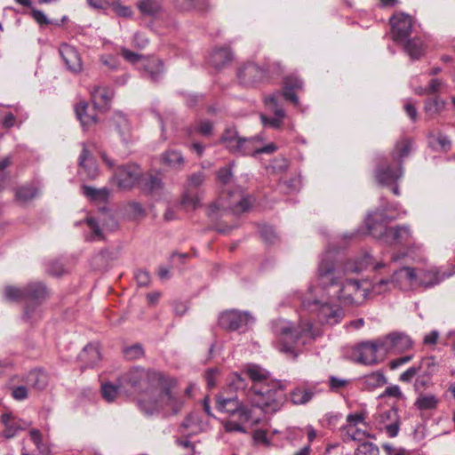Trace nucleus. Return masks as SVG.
<instances>
[{"label":"nucleus","mask_w":455,"mask_h":455,"mask_svg":"<svg viewBox=\"0 0 455 455\" xmlns=\"http://www.w3.org/2000/svg\"><path fill=\"white\" fill-rule=\"evenodd\" d=\"M121 387H124V395L145 393L138 400V407L146 415H153L165 410L173 414L180 412L183 401L172 390L171 383L156 371L133 367L118 378Z\"/></svg>","instance_id":"f257e3e1"},{"label":"nucleus","mask_w":455,"mask_h":455,"mask_svg":"<svg viewBox=\"0 0 455 455\" xmlns=\"http://www.w3.org/2000/svg\"><path fill=\"white\" fill-rule=\"evenodd\" d=\"M243 374L252 383L247 392L252 407L259 408L265 413H275L282 408L286 395L279 380H269L268 371L257 364L247 365Z\"/></svg>","instance_id":"f03ea898"},{"label":"nucleus","mask_w":455,"mask_h":455,"mask_svg":"<svg viewBox=\"0 0 455 455\" xmlns=\"http://www.w3.org/2000/svg\"><path fill=\"white\" fill-rule=\"evenodd\" d=\"M371 265H373V258L369 252H365L356 260L341 264L337 259L335 251L328 249L322 255L318 265V286L330 296L347 274L362 272Z\"/></svg>","instance_id":"7ed1b4c3"},{"label":"nucleus","mask_w":455,"mask_h":455,"mask_svg":"<svg viewBox=\"0 0 455 455\" xmlns=\"http://www.w3.org/2000/svg\"><path fill=\"white\" fill-rule=\"evenodd\" d=\"M218 181L225 186L222 189L220 199L210 206L209 217L213 218L219 210L224 212L229 210L234 214H240L249 211L253 199L251 196H245L241 188L231 189L228 188L233 182V173L230 166L220 168L217 172Z\"/></svg>","instance_id":"20e7f679"},{"label":"nucleus","mask_w":455,"mask_h":455,"mask_svg":"<svg viewBox=\"0 0 455 455\" xmlns=\"http://www.w3.org/2000/svg\"><path fill=\"white\" fill-rule=\"evenodd\" d=\"M312 329L310 322L301 323L298 329H294L291 323L283 319L272 323L273 332L281 343L280 350L284 353H293V345L301 336H313Z\"/></svg>","instance_id":"39448f33"},{"label":"nucleus","mask_w":455,"mask_h":455,"mask_svg":"<svg viewBox=\"0 0 455 455\" xmlns=\"http://www.w3.org/2000/svg\"><path fill=\"white\" fill-rule=\"evenodd\" d=\"M312 289L309 294L301 300V307L309 313H315L322 323L334 325L339 323L344 317L343 309L337 305L323 303L317 299L311 296Z\"/></svg>","instance_id":"423d86ee"},{"label":"nucleus","mask_w":455,"mask_h":455,"mask_svg":"<svg viewBox=\"0 0 455 455\" xmlns=\"http://www.w3.org/2000/svg\"><path fill=\"white\" fill-rule=\"evenodd\" d=\"M368 295V288L355 279L345 278L334 289L330 297L349 306L361 303Z\"/></svg>","instance_id":"0eeeda50"},{"label":"nucleus","mask_w":455,"mask_h":455,"mask_svg":"<svg viewBox=\"0 0 455 455\" xmlns=\"http://www.w3.org/2000/svg\"><path fill=\"white\" fill-rule=\"evenodd\" d=\"M216 408L221 411L229 414V416L236 418L241 423H251L258 425L259 419L252 416L251 409L240 401L237 395L224 397L218 395L216 397Z\"/></svg>","instance_id":"6e6552de"},{"label":"nucleus","mask_w":455,"mask_h":455,"mask_svg":"<svg viewBox=\"0 0 455 455\" xmlns=\"http://www.w3.org/2000/svg\"><path fill=\"white\" fill-rule=\"evenodd\" d=\"M366 225L369 233L373 236H378L375 227L371 224V215L366 220ZM379 237L388 245H406L410 243L411 233L408 226L381 227Z\"/></svg>","instance_id":"1a4fd4ad"},{"label":"nucleus","mask_w":455,"mask_h":455,"mask_svg":"<svg viewBox=\"0 0 455 455\" xmlns=\"http://www.w3.org/2000/svg\"><path fill=\"white\" fill-rule=\"evenodd\" d=\"M253 322L254 318L248 312L235 309L224 311L219 316L220 326L229 331H239Z\"/></svg>","instance_id":"9d476101"},{"label":"nucleus","mask_w":455,"mask_h":455,"mask_svg":"<svg viewBox=\"0 0 455 455\" xmlns=\"http://www.w3.org/2000/svg\"><path fill=\"white\" fill-rule=\"evenodd\" d=\"M379 339L384 354L402 353L412 347L411 339L406 333L401 331H393Z\"/></svg>","instance_id":"9b49d317"},{"label":"nucleus","mask_w":455,"mask_h":455,"mask_svg":"<svg viewBox=\"0 0 455 455\" xmlns=\"http://www.w3.org/2000/svg\"><path fill=\"white\" fill-rule=\"evenodd\" d=\"M380 339L359 344L355 351V361L364 365H373L379 362L378 352H382Z\"/></svg>","instance_id":"f8f14e48"},{"label":"nucleus","mask_w":455,"mask_h":455,"mask_svg":"<svg viewBox=\"0 0 455 455\" xmlns=\"http://www.w3.org/2000/svg\"><path fill=\"white\" fill-rule=\"evenodd\" d=\"M141 169L135 164H128L119 166L115 172V179L120 188L129 189L138 186Z\"/></svg>","instance_id":"ddd939ff"},{"label":"nucleus","mask_w":455,"mask_h":455,"mask_svg":"<svg viewBox=\"0 0 455 455\" xmlns=\"http://www.w3.org/2000/svg\"><path fill=\"white\" fill-rule=\"evenodd\" d=\"M279 96L278 93H273L265 99V104L268 110L274 114V116L261 115L260 118L263 125L275 129H278L282 126L283 118L285 117V112L279 103Z\"/></svg>","instance_id":"4468645a"},{"label":"nucleus","mask_w":455,"mask_h":455,"mask_svg":"<svg viewBox=\"0 0 455 455\" xmlns=\"http://www.w3.org/2000/svg\"><path fill=\"white\" fill-rule=\"evenodd\" d=\"M238 78L244 85H252L262 82L265 79L271 78L268 68H261L255 63H247L238 70Z\"/></svg>","instance_id":"2eb2a0df"},{"label":"nucleus","mask_w":455,"mask_h":455,"mask_svg":"<svg viewBox=\"0 0 455 455\" xmlns=\"http://www.w3.org/2000/svg\"><path fill=\"white\" fill-rule=\"evenodd\" d=\"M393 40L404 43L411 32L412 20L404 13L395 14L390 18Z\"/></svg>","instance_id":"dca6fc26"},{"label":"nucleus","mask_w":455,"mask_h":455,"mask_svg":"<svg viewBox=\"0 0 455 455\" xmlns=\"http://www.w3.org/2000/svg\"><path fill=\"white\" fill-rule=\"evenodd\" d=\"M377 181L382 186H390L397 182L403 176V166L388 164H379L374 171Z\"/></svg>","instance_id":"f3484780"},{"label":"nucleus","mask_w":455,"mask_h":455,"mask_svg":"<svg viewBox=\"0 0 455 455\" xmlns=\"http://www.w3.org/2000/svg\"><path fill=\"white\" fill-rule=\"evenodd\" d=\"M322 392L319 383L305 382L291 390V401L296 405H304L309 403L313 397Z\"/></svg>","instance_id":"a211bd4d"},{"label":"nucleus","mask_w":455,"mask_h":455,"mask_svg":"<svg viewBox=\"0 0 455 455\" xmlns=\"http://www.w3.org/2000/svg\"><path fill=\"white\" fill-rule=\"evenodd\" d=\"M379 422L382 425L380 428L385 430L389 437L394 438L397 436L400 430L401 419L395 407L381 411L379 414Z\"/></svg>","instance_id":"6ab92c4d"},{"label":"nucleus","mask_w":455,"mask_h":455,"mask_svg":"<svg viewBox=\"0 0 455 455\" xmlns=\"http://www.w3.org/2000/svg\"><path fill=\"white\" fill-rule=\"evenodd\" d=\"M50 291L43 282H30L25 285V302L44 304Z\"/></svg>","instance_id":"aec40b11"},{"label":"nucleus","mask_w":455,"mask_h":455,"mask_svg":"<svg viewBox=\"0 0 455 455\" xmlns=\"http://www.w3.org/2000/svg\"><path fill=\"white\" fill-rule=\"evenodd\" d=\"M60 54L70 72L77 74L82 71L81 57L75 47L62 44L60 47Z\"/></svg>","instance_id":"412c9836"},{"label":"nucleus","mask_w":455,"mask_h":455,"mask_svg":"<svg viewBox=\"0 0 455 455\" xmlns=\"http://www.w3.org/2000/svg\"><path fill=\"white\" fill-rule=\"evenodd\" d=\"M451 273L441 272L437 268H431L428 270H419L418 272V283L419 286L425 288H431L439 284L444 279L450 277Z\"/></svg>","instance_id":"4be33fe9"},{"label":"nucleus","mask_w":455,"mask_h":455,"mask_svg":"<svg viewBox=\"0 0 455 455\" xmlns=\"http://www.w3.org/2000/svg\"><path fill=\"white\" fill-rule=\"evenodd\" d=\"M1 423L4 426L3 436L7 439L14 437L20 430L26 429L28 423L17 417L12 412H4L1 415Z\"/></svg>","instance_id":"5701e85b"},{"label":"nucleus","mask_w":455,"mask_h":455,"mask_svg":"<svg viewBox=\"0 0 455 455\" xmlns=\"http://www.w3.org/2000/svg\"><path fill=\"white\" fill-rule=\"evenodd\" d=\"M140 69L142 72V76L150 80L151 82H158L164 74V63L159 59H149L144 60Z\"/></svg>","instance_id":"b1692460"},{"label":"nucleus","mask_w":455,"mask_h":455,"mask_svg":"<svg viewBox=\"0 0 455 455\" xmlns=\"http://www.w3.org/2000/svg\"><path fill=\"white\" fill-rule=\"evenodd\" d=\"M111 122L123 143L128 144L132 140V132L130 122L123 113L116 112Z\"/></svg>","instance_id":"393cba45"},{"label":"nucleus","mask_w":455,"mask_h":455,"mask_svg":"<svg viewBox=\"0 0 455 455\" xmlns=\"http://www.w3.org/2000/svg\"><path fill=\"white\" fill-rule=\"evenodd\" d=\"M28 387L36 390H43L48 385V376L42 370H32L21 379Z\"/></svg>","instance_id":"a878e982"},{"label":"nucleus","mask_w":455,"mask_h":455,"mask_svg":"<svg viewBox=\"0 0 455 455\" xmlns=\"http://www.w3.org/2000/svg\"><path fill=\"white\" fill-rule=\"evenodd\" d=\"M79 167L84 172L87 177L93 180L97 176L98 168L92 154L86 148L85 144H83V150L79 156Z\"/></svg>","instance_id":"bb28decb"},{"label":"nucleus","mask_w":455,"mask_h":455,"mask_svg":"<svg viewBox=\"0 0 455 455\" xmlns=\"http://www.w3.org/2000/svg\"><path fill=\"white\" fill-rule=\"evenodd\" d=\"M91 96L96 108L107 109L113 98V91L107 87H95Z\"/></svg>","instance_id":"cd10ccee"},{"label":"nucleus","mask_w":455,"mask_h":455,"mask_svg":"<svg viewBox=\"0 0 455 455\" xmlns=\"http://www.w3.org/2000/svg\"><path fill=\"white\" fill-rule=\"evenodd\" d=\"M138 187L147 192L158 191L163 188L162 179L157 172H148L140 177Z\"/></svg>","instance_id":"c85d7f7f"},{"label":"nucleus","mask_w":455,"mask_h":455,"mask_svg":"<svg viewBox=\"0 0 455 455\" xmlns=\"http://www.w3.org/2000/svg\"><path fill=\"white\" fill-rule=\"evenodd\" d=\"M233 60V52L229 47L215 48L210 55L209 61L216 68L225 67Z\"/></svg>","instance_id":"c756f323"},{"label":"nucleus","mask_w":455,"mask_h":455,"mask_svg":"<svg viewBox=\"0 0 455 455\" xmlns=\"http://www.w3.org/2000/svg\"><path fill=\"white\" fill-rule=\"evenodd\" d=\"M43 304L25 302L21 319L23 322L34 324L43 318Z\"/></svg>","instance_id":"7c9ffc66"},{"label":"nucleus","mask_w":455,"mask_h":455,"mask_svg":"<svg viewBox=\"0 0 455 455\" xmlns=\"http://www.w3.org/2000/svg\"><path fill=\"white\" fill-rule=\"evenodd\" d=\"M392 281L402 285L405 282L406 285L415 286L418 283V272L415 268L403 267L394 272Z\"/></svg>","instance_id":"2f4dec72"},{"label":"nucleus","mask_w":455,"mask_h":455,"mask_svg":"<svg viewBox=\"0 0 455 455\" xmlns=\"http://www.w3.org/2000/svg\"><path fill=\"white\" fill-rule=\"evenodd\" d=\"M78 358L84 364L82 369L94 367L100 360V354L96 347L89 344L84 347Z\"/></svg>","instance_id":"473e14b6"},{"label":"nucleus","mask_w":455,"mask_h":455,"mask_svg":"<svg viewBox=\"0 0 455 455\" xmlns=\"http://www.w3.org/2000/svg\"><path fill=\"white\" fill-rule=\"evenodd\" d=\"M424 366H427V368H430L431 366L434 367V358H425L422 359L418 364L412 365L400 375L399 380L404 383H410L414 377L418 376Z\"/></svg>","instance_id":"72a5a7b5"},{"label":"nucleus","mask_w":455,"mask_h":455,"mask_svg":"<svg viewBox=\"0 0 455 455\" xmlns=\"http://www.w3.org/2000/svg\"><path fill=\"white\" fill-rule=\"evenodd\" d=\"M2 297L7 302L25 301V285L16 286L7 284L3 288Z\"/></svg>","instance_id":"f704fd0d"},{"label":"nucleus","mask_w":455,"mask_h":455,"mask_svg":"<svg viewBox=\"0 0 455 455\" xmlns=\"http://www.w3.org/2000/svg\"><path fill=\"white\" fill-rule=\"evenodd\" d=\"M361 381L365 389L373 390L384 386L387 380L382 371H377L363 376Z\"/></svg>","instance_id":"c9c22d12"},{"label":"nucleus","mask_w":455,"mask_h":455,"mask_svg":"<svg viewBox=\"0 0 455 455\" xmlns=\"http://www.w3.org/2000/svg\"><path fill=\"white\" fill-rule=\"evenodd\" d=\"M162 162L168 165L170 168L180 170L185 164V159L182 154L174 149L166 150L162 155Z\"/></svg>","instance_id":"e433bc0d"},{"label":"nucleus","mask_w":455,"mask_h":455,"mask_svg":"<svg viewBox=\"0 0 455 455\" xmlns=\"http://www.w3.org/2000/svg\"><path fill=\"white\" fill-rule=\"evenodd\" d=\"M445 106V100L439 96H435L425 100L424 111L429 117H434L441 114Z\"/></svg>","instance_id":"4c0bfd02"},{"label":"nucleus","mask_w":455,"mask_h":455,"mask_svg":"<svg viewBox=\"0 0 455 455\" xmlns=\"http://www.w3.org/2000/svg\"><path fill=\"white\" fill-rule=\"evenodd\" d=\"M257 140L254 138H242L241 140L236 141L235 146H232L234 154H241L243 156H253L257 154L259 148L255 147Z\"/></svg>","instance_id":"58836bf2"},{"label":"nucleus","mask_w":455,"mask_h":455,"mask_svg":"<svg viewBox=\"0 0 455 455\" xmlns=\"http://www.w3.org/2000/svg\"><path fill=\"white\" fill-rule=\"evenodd\" d=\"M87 108L88 104L84 101L79 102L75 107L76 117L80 121L84 130H86L91 124L97 122V117L95 115H88L86 113Z\"/></svg>","instance_id":"ea45409f"},{"label":"nucleus","mask_w":455,"mask_h":455,"mask_svg":"<svg viewBox=\"0 0 455 455\" xmlns=\"http://www.w3.org/2000/svg\"><path fill=\"white\" fill-rule=\"evenodd\" d=\"M124 394V387H121V383L117 380V383H103L101 385V395L102 397L108 403L115 401L118 395Z\"/></svg>","instance_id":"a19ab883"},{"label":"nucleus","mask_w":455,"mask_h":455,"mask_svg":"<svg viewBox=\"0 0 455 455\" xmlns=\"http://www.w3.org/2000/svg\"><path fill=\"white\" fill-rule=\"evenodd\" d=\"M82 193L93 202H104L108 197V190L106 188H96L92 186L84 185L82 187Z\"/></svg>","instance_id":"79ce46f5"},{"label":"nucleus","mask_w":455,"mask_h":455,"mask_svg":"<svg viewBox=\"0 0 455 455\" xmlns=\"http://www.w3.org/2000/svg\"><path fill=\"white\" fill-rule=\"evenodd\" d=\"M404 50L413 60L419 59L425 51L423 42L418 37L408 39L404 44Z\"/></svg>","instance_id":"37998d69"},{"label":"nucleus","mask_w":455,"mask_h":455,"mask_svg":"<svg viewBox=\"0 0 455 455\" xmlns=\"http://www.w3.org/2000/svg\"><path fill=\"white\" fill-rule=\"evenodd\" d=\"M138 8L144 15L155 16L160 12L161 5L158 0H140Z\"/></svg>","instance_id":"c03bdc74"},{"label":"nucleus","mask_w":455,"mask_h":455,"mask_svg":"<svg viewBox=\"0 0 455 455\" xmlns=\"http://www.w3.org/2000/svg\"><path fill=\"white\" fill-rule=\"evenodd\" d=\"M438 403V398L434 395H419L415 405L419 410L426 411L436 408Z\"/></svg>","instance_id":"a18cd8bd"},{"label":"nucleus","mask_w":455,"mask_h":455,"mask_svg":"<svg viewBox=\"0 0 455 455\" xmlns=\"http://www.w3.org/2000/svg\"><path fill=\"white\" fill-rule=\"evenodd\" d=\"M19 380L18 376H14L10 379L9 387L12 390V396L13 399L17 401H22L28 398V386L27 385H18L16 386V381Z\"/></svg>","instance_id":"49530a36"},{"label":"nucleus","mask_w":455,"mask_h":455,"mask_svg":"<svg viewBox=\"0 0 455 455\" xmlns=\"http://www.w3.org/2000/svg\"><path fill=\"white\" fill-rule=\"evenodd\" d=\"M411 149V141L409 139H403L395 145V154L397 164L403 166V158L408 156Z\"/></svg>","instance_id":"de8ad7c7"},{"label":"nucleus","mask_w":455,"mask_h":455,"mask_svg":"<svg viewBox=\"0 0 455 455\" xmlns=\"http://www.w3.org/2000/svg\"><path fill=\"white\" fill-rule=\"evenodd\" d=\"M242 137L238 136V132L235 128L228 127L225 130L221 136V141L226 145L230 152H234L232 146L236 144V141L241 140Z\"/></svg>","instance_id":"09e8293b"},{"label":"nucleus","mask_w":455,"mask_h":455,"mask_svg":"<svg viewBox=\"0 0 455 455\" xmlns=\"http://www.w3.org/2000/svg\"><path fill=\"white\" fill-rule=\"evenodd\" d=\"M248 376L243 374V370L241 372H235L229 377L228 386L231 389L244 390L247 387Z\"/></svg>","instance_id":"8fccbe9b"},{"label":"nucleus","mask_w":455,"mask_h":455,"mask_svg":"<svg viewBox=\"0 0 455 455\" xmlns=\"http://www.w3.org/2000/svg\"><path fill=\"white\" fill-rule=\"evenodd\" d=\"M38 191L34 186H23L17 189L16 198L20 203H27L37 195Z\"/></svg>","instance_id":"3c124183"},{"label":"nucleus","mask_w":455,"mask_h":455,"mask_svg":"<svg viewBox=\"0 0 455 455\" xmlns=\"http://www.w3.org/2000/svg\"><path fill=\"white\" fill-rule=\"evenodd\" d=\"M181 427L185 429L195 427L196 428L195 432L202 431L203 430V420L199 414L190 413L182 421Z\"/></svg>","instance_id":"603ef678"},{"label":"nucleus","mask_w":455,"mask_h":455,"mask_svg":"<svg viewBox=\"0 0 455 455\" xmlns=\"http://www.w3.org/2000/svg\"><path fill=\"white\" fill-rule=\"evenodd\" d=\"M200 204V199L197 195H194L191 190H185L182 199L181 205L187 210H195Z\"/></svg>","instance_id":"864d4df0"},{"label":"nucleus","mask_w":455,"mask_h":455,"mask_svg":"<svg viewBox=\"0 0 455 455\" xmlns=\"http://www.w3.org/2000/svg\"><path fill=\"white\" fill-rule=\"evenodd\" d=\"M355 455H379V450L373 443L363 442L357 447Z\"/></svg>","instance_id":"5fc2aeb1"},{"label":"nucleus","mask_w":455,"mask_h":455,"mask_svg":"<svg viewBox=\"0 0 455 455\" xmlns=\"http://www.w3.org/2000/svg\"><path fill=\"white\" fill-rule=\"evenodd\" d=\"M204 180H205V174H204V172H194V173H192L191 175L188 176V178L187 180L186 188L189 189V190H191L193 188H197L201 185H203Z\"/></svg>","instance_id":"6e6d98bb"},{"label":"nucleus","mask_w":455,"mask_h":455,"mask_svg":"<svg viewBox=\"0 0 455 455\" xmlns=\"http://www.w3.org/2000/svg\"><path fill=\"white\" fill-rule=\"evenodd\" d=\"M125 357L129 360H136L144 355V350L141 345L135 344L131 347H125L124 350Z\"/></svg>","instance_id":"4d7b16f0"},{"label":"nucleus","mask_w":455,"mask_h":455,"mask_svg":"<svg viewBox=\"0 0 455 455\" xmlns=\"http://www.w3.org/2000/svg\"><path fill=\"white\" fill-rule=\"evenodd\" d=\"M346 434L344 437V441L353 440V441H363L366 437V433L360 429L352 427H345Z\"/></svg>","instance_id":"13d9d810"},{"label":"nucleus","mask_w":455,"mask_h":455,"mask_svg":"<svg viewBox=\"0 0 455 455\" xmlns=\"http://www.w3.org/2000/svg\"><path fill=\"white\" fill-rule=\"evenodd\" d=\"M391 283H394L392 279L382 278L372 284L371 291L375 294H381L388 290Z\"/></svg>","instance_id":"bf43d9fd"},{"label":"nucleus","mask_w":455,"mask_h":455,"mask_svg":"<svg viewBox=\"0 0 455 455\" xmlns=\"http://www.w3.org/2000/svg\"><path fill=\"white\" fill-rule=\"evenodd\" d=\"M295 91L296 90L290 89L283 85V91L277 92L276 93H278L280 95L279 100L283 97L286 100L292 102L295 106H298L299 105V98H298Z\"/></svg>","instance_id":"052dcab7"},{"label":"nucleus","mask_w":455,"mask_h":455,"mask_svg":"<svg viewBox=\"0 0 455 455\" xmlns=\"http://www.w3.org/2000/svg\"><path fill=\"white\" fill-rule=\"evenodd\" d=\"M243 423H241L240 421L235 420H228L224 423V428L226 432L232 433V432H239L245 434L247 433L246 428L243 426Z\"/></svg>","instance_id":"680f3d73"},{"label":"nucleus","mask_w":455,"mask_h":455,"mask_svg":"<svg viewBox=\"0 0 455 455\" xmlns=\"http://www.w3.org/2000/svg\"><path fill=\"white\" fill-rule=\"evenodd\" d=\"M260 235L261 237L268 243H275L276 239V235L275 230L272 227L264 225L260 228Z\"/></svg>","instance_id":"e2e57ef3"},{"label":"nucleus","mask_w":455,"mask_h":455,"mask_svg":"<svg viewBox=\"0 0 455 455\" xmlns=\"http://www.w3.org/2000/svg\"><path fill=\"white\" fill-rule=\"evenodd\" d=\"M349 383V380L339 379L336 376H331L329 378V386L331 391L337 392L340 388L345 387Z\"/></svg>","instance_id":"0e129e2a"},{"label":"nucleus","mask_w":455,"mask_h":455,"mask_svg":"<svg viewBox=\"0 0 455 455\" xmlns=\"http://www.w3.org/2000/svg\"><path fill=\"white\" fill-rule=\"evenodd\" d=\"M85 222L88 225V227L91 228V230L93 232V235H94L93 239L97 238V239L101 240L104 238L101 229L100 228V226L94 218L88 217V218H86Z\"/></svg>","instance_id":"69168bd1"},{"label":"nucleus","mask_w":455,"mask_h":455,"mask_svg":"<svg viewBox=\"0 0 455 455\" xmlns=\"http://www.w3.org/2000/svg\"><path fill=\"white\" fill-rule=\"evenodd\" d=\"M47 271L56 276H60L65 272L64 266L58 260L49 262Z\"/></svg>","instance_id":"338daca9"},{"label":"nucleus","mask_w":455,"mask_h":455,"mask_svg":"<svg viewBox=\"0 0 455 455\" xmlns=\"http://www.w3.org/2000/svg\"><path fill=\"white\" fill-rule=\"evenodd\" d=\"M283 85L294 90H300L303 87V81L295 76H291L285 78Z\"/></svg>","instance_id":"774afa93"}]
</instances>
